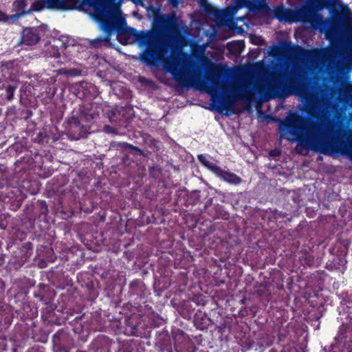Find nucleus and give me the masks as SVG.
I'll list each match as a JSON object with an SVG mask.
<instances>
[{"label": "nucleus", "instance_id": "nucleus-1", "mask_svg": "<svg viewBox=\"0 0 352 352\" xmlns=\"http://www.w3.org/2000/svg\"><path fill=\"white\" fill-rule=\"evenodd\" d=\"M23 43L31 45L38 42L39 37L34 29H25L23 32Z\"/></svg>", "mask_w": 352, "mask_h": 352}, {"label": "nucleus", "instance_id": "nucleus-7", "mask_svg": "<svg viewBox=\"0 0 352 352\" xmlns=\"http://www.w3.org/2000/svg\"><path fill=\"white\" fill-rule=\"evenodd\" d=\"M281 138H285L289 140H294V138H290L286 133L283 132L281 134Z\"/></svg>", "mask_w": 352, "mask_h": 352}, {"label": "nucleus", "instance_id": "nucleus-3", "mask_svg": "<svg viewBox=\"0 0 352 352\" xmlns=\"http://www.w3.org/2000/svg\"><path fill=\"white\" fill-rule=\"evenodd\" d=\"M217 175L230 184H239L241 182V178L236 176L235 174L224 171L221 168L220 173H218Z\"/></svg>", "mask_w": 352, "mask_h": 352}, {"label": "nucleus", "instance_id": "nucleus-6", "mask_svg": "<svg viewBox=\"0 0 352 352\" xmlns=\"http://www.w3.org/2000/svg\"><path fill=\"white\" fill-rule=\"evenodd\" d=\"M342 12L349 19H352V12L348 7L344 8Z\"/></svg>", "mask_w": 352, "mask_h": 352}, {"label": "nucleus", "instance_id": "nucleus-4", "mask_svg": "<svg viewBox=\"0 0 352 352\" xmlns=\"http://www.w3.org/2000/svg\"><path fill=\"white\" fill-rule=\"evenodd\" d=\"M283 14L285 15L284 17L278 16L279 20L280 21H287L290 22L297 21L298 19L296 18V13L294 11H292L289 10H285L283 11Z\"/></svg>", "mask_w": 352, "mask_h": 352}, {"label": "nucleus", "instance_id": "nucleus-2", "mask_svg": "<svg viewBox=\"0 0 352 352\" xmlns=\"http://www.w3.org/2000/svg\"><path fill=\"white\" fill-rule=\"evenodd\" d=\"M198 159L204 166L212 170L215 175L220 173V168L215 164L214 160L209 156L199 155Z\"/></svg>", "mask_w": 352, "mask_h": 352}, {"label": "nucleus", "instance_id": "nucleus-5", "mask_svg": "<svg viewBox=\"0 0 352 352\" xmlns=\"http://www.w3.org/2000/svg\"><path fill=\"white\" fill-rule=\"evenodd\" d=\"M235 3L239 7H248L250 10H253L255 8L256 3V0H234Z\"/></svg>", "mask_w": 352, "mask_h": 352}, {"label": "nucleus", "instance_id": "nucleus-8", "mask_svg": "<svg viewBox=\"0 0 352 352\" xmlns=\"http://www.w3.org/2000/svg\"><path fill=\"white\" fill-rule=\"evenodd\" d=\"M349 157L351 159V160L352 161V150L351 151V152L349 153Z\"/></svg>", "mask_w": 352, "mask_h": 352}]
</instances>
